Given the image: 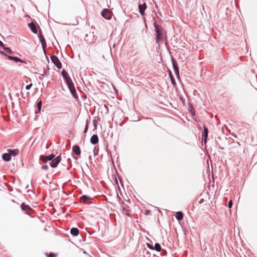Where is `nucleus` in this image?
<instances>
[{
  "label": "nucleus",
  "instance_id": "nucleus-35",
  "mask_svg": "<svg viewBox=\"0 0 257 257\" xmlns=\"http://www.w3.org/2000/svg\"><path fill=\"white\" fill-rule=\"evenodd\" d=\"M149 213V210H146V214H148Z\"/></svg>",
  "mask_w": 257,
  "mask_h": 257
},
{
  "label": "nucleus",
  "instance_id": "nucleus-20",
  "mask_svg": "<svg viewBox=\"0 0 257 257\" xmlns=\"http://www.w3.org/2000/svg\"><path fill=\"white\" fill-rule=\"evenodd\" d=\"M8 58L11 60H14L16 62H22L23 61L18 57H15L12 56H8Z\"/></svg>",
  "mask_w": 257,
  "mask_h": 257
},
{
  "label": "nucleus",
  "instance_id": "nucleus-27",
  "mask_svg": "<svg viewBox=\"0 0 257 257\" xmlns=\"http://www.w3.org/2000/svg\"><path fill=\"white\" fill-rule=\"evenodd\" d=\"M170 76L171 81L173 85L176 84L175 80L174 77L172 76L171 73L170 74Z\"/></svg>",
  "mask_w": 257,
  "mask_h": 257
},
{
  "label": "nucleus",
  "instance_id": "nucleus-11",
  "mask_svg": "<svg viewBox=\"0 0 257 257\" xmlns=\"http://www.w3.org/2000/svg\"><path fill=\"white\" fill-rule=\"evenodd\" d=\"M146 8H147V5L145 3L142 5L140 4L139 5V12H140V14L142 16L144 15L145 11V10L146 9Z\"/></svg>",
  "mask_w": 257,
  "mask_h": 257
},
{
  "label": "nucleus",
  "instance_id": "nucleus-4",
  "mask_svg": "<svg viewBox=\"0 0 257 257\" xmlns=\"http://www.w3.org/2000/svg\"><path fill=\"white\" fill-rule=\"evenodd\" d=\"M67 86L73 97L76 99L78 100V96L77 94L73 82L67 85Z\"/></svg>",
  "mask_w": 257,
  "mask_h": 257
},
{
  "label": "nucleus",
  "instance_id": "nucleus-2",
  "mask_svg": "<svg viewBox=\"0 0 257 257\" xmlns=\"http://www.w3.org/2000/svg\"><path fill=\"white\" fill-rule=\"evenodd\" d=\"M154 26L155 28L154 31L156 33V42L159 46L160 42L163 43L164 42L163 29L161 26L156 22L154 23Z\"/></svg>",
  "mask_w": 257,
  "mask_h": 257
},
{
  "label": "nucleus",
  "instance_id": "nucleus-5",
  "mask_svg": "<svg viewBox=\"0 0 257 257\" xmlns=\"http://www.w3.org/2000/svg\"><path fill=\"white\" fill-rule=\"evenodd\" d=\"M52 62L56 66L58 69L62 68V64L58 58L55 55H52L50 57Z\"/></svg>",
  "mask_w": 257,
  "mask_h": 257
},
{
  "label": "nucleus",
  "instance_id": "nucleus-25",
  "mask_svg": "<svg viewBox=\"0 0 257 257\" xmlns=\"http://www.w3.org/2000/svg\"><path fill=\"white\" fill-rule=\"evenodd\" d=\"M88 129V120H87L86 122V125L85 126V128L84 130V133H86L87 132Z\"/></svg>",
  "mask_w": 257,
  "mask_h": 257
},
{
  "label": "nucleus",
  "instance_id": "nucleus-17",
  "mask_svg": "<svg viewBox=\"0 0 257 257\" xmlns=\"http://www.w3.org/2000/svg\"><path fill=\"white\" fill-rule=\"evenodd\" d=\"M79 231L77 228L73 227L70 230V233L74 236H76L79 234Z\"/></svg>",
  "mask_w": 257,
  "mask_h": 257
},
{
  "label": "nucleus",
  "instance_id": "nucleus-3",
  "mask_svg": "<svg viewBox=\"0 0 257 257\" xmlns=\"http://www.w3.org/2000/svg\"><path fill=\"white\" fill-rule=\"evenodd\" d=\"M112 14V12L108 9H104L101 12L102 17L106 20H110Z\"/></svg>",
  "mask_w": 257,
  "mask_h": 257
},
{
  "label": "nucleus",
  "instance_id": "nucleus-18",
  "mask_svg": "<svg viewBox=\"0 0 257 257\" xmlns=\"http://www.w3.org/2000/svg\"><path fill=\"white\" fill-rule=\"evenodd\" d=\"M91 197L89 196L83 195L80 197V200L83 203H87L91 200Z\"/></svg>",
  "mask_w": 257,
  "mask_h": 257
},
{
  "label": "nucleus",
  "instance_id": "nucleus-14",
  "mask_svg": "<svg viewBox=\"0 0 257 257\" xmlns=\"http://www.w3.org/2000/svg\"><path fill=\"white\" fill-rule=\"evenodd\" d=\"M29 27L31 29V31L34 33L37 34V29L36 25L33 23L31 22L28 24Z\"/></svg>",
  "mask_w": 257,
  "mask_h": 257
},
{
  "label": "nucleus",
  "instance_id": "nucleus-21",
  "mask_svg": "<svg viewBox=\"0 0 257 257\" xmlns=\"http://www.w3.org/2000/svg\"><path fill=\"white\" fill-rule=\"evenodd\" d=\"M21 208L23 211H29L32 209L28 205L25 204V203H22L21 205Z\"/></svg>",
  "mask_w": 257,
  "mask_h": 257
},
{
  "label": "nucleus",
  "instance_id": "nucleus-34",
  "mask_svg": "<svg viewBox=\"0 0 257 257\" xmlns=\"http://www.w3.org/2000/svg\"><path fill=\"white\" fill-rule=\"evenodd\" d=\"M0 54L3 55H5V56H7V55L6 54V53L5 52H4L3 51H0Z\"/></svg>",
  "mask_w": 257,
  "mask_h": 257
},
{
  "label": "nucleus",
  "instance_id": "nucleus-22",
  "mask_svg": "<svg viewBox=\"0 0 257 257\" xmlns=\"http://www.w3.org/2000/svg\"><path fill=\"white\" fill-rule=\"evenodd\" d=\"M162 249L161 245L159 243H155L154 246V250H156L157 251H160Z\"/></svg>",
  "mask_w": 257,
  "mask_h": 257
},
{
  "label": "nucleus",
  "instance_id": "nucleus-36",
  "mask_svg": "<svg viewBox=\"0 0 257 257\" xmlns=\"http://www.w3.org/2000/svg\"><path fill=\"white\" fill-rule=\"evenodd\" d=\"M84 253H86V252L85 251H83Z\"/></svg>",
  "mask_w": 257,
  "mask_h": 257
},
{
  "label": "nucleus",
  "instance_id": "nucleus-24",
  "mask_svg": "<svg viewBox=\"0 0 257 257\" xmlns=\"http://www.w3.org/2000/svg\"><path fill=\"white\" fill-rule=\"evenodd\" d=\"M3 48L4 49V50L7 51V52H8L9 53H12V50L10 49V48H9V47H5V46H4V47H3Z\"/></svg>",
  "mask_w": 257,
  "mask_h": 257
},
{
  "label": "nucleus",
  "instance_id": "nucleus-30",
  "mask_svg": "<svg viewBox=\"0 0 257 257\" xmlns=\"http://www.w3.org/2000/svg\"><path fill=\"white\" fill-rule=\"evenodd\" d=\"M32 86V83H30L26 86V89L27 90H29V89H30V88H31Z\"/></svg>",
  "mask_w": 257,
  "mask_h": 257
},
{
  "label": "nucleus",
  "instance_id": "nucleus-29",
  "mask_svg": "<svg viewBox=\"0 0 257 257\" xmlns=\"http://www.w3.org/2000/svg\"><path fill=\"white\" fill-rule=\"evenodd\" d=\"M147 247L150 248V249H152V250H154V246L151 245V244L148 243L147 244Z\"/></svg>",
  "mask_w": 257,
  "mask_h": 257
},
{
  "label": "nucleus",
  "instance_id": "nucleus-23",
  "mask_svg": "<svg viewBox=\"0 0 257 257\" xmlns=\"http://www.w3.org/2000/svg\"><path fill=\"white\" fill-rule=\"evenodd\" d=\"M42 102L41 100L38 101L37 104V107L38 109V111H36L35 113H38L40 112L42 107Z\"/></svg>",
  "mask_w": 257,
  "mask_h": 257
},
{
  "label": "nucleus",
  "instance_id": "nucleus-26",
  "mask_svg": "<svg viewBox=\"0 0 257 257\" xmlns=\"http://www.w3.org/2000/svg\"><path fill=\"white\" fill-rule=\"evenodd\" d=\"M97 124H98L97 120L95 119H94L93 120V126H94L95 129H96L97 128Z\"/></svg>",
  "mask_w": 257,
  "mask_h": 257
},
{
  "label": "nucleus",
  "instance_id": "nucleus-7",
  "mask_svg": "<svg viewBox=\"0 0 257 257\" xmlns=\"http://www.w3.org/2000/svg\"><path fill=\"white\" fill-rule=\"evenodd\" d=\"M38 37H39V40L42 44V49H43L44 52L45 53V49H46V47H47V43H46L45 39L43 37V36L42 35L41 32L39 34Z\"/></svg>",
  "mask_w": 257,
  "mask_h": 257
},
{
  "label": "nucleus",
  "instance_id": "nucleus-15",
  "mask_svg": "<svg viewBox=\"0 0 257 257\" xmlns=\"http://www.w3.org/2000/svg\"><path fill=\"white\" fill-rule=\"evenodd\" d=\"M8 151L9 152V154L11 155V156H14L15 157L17 155H18L19 153V150L18 149H15L14 150H8Z\"/></svg>",
  "mask_w": 257,
  "mask_h": 257
},
{
  "label": "nucleus",
  "instance_id": "nucleus-10",
  "mask_svg": "<svg viewBox=\"0 0 257 257\" xmlns=\"http://www.w3.org/2000/svg\"><path fill=\"white\" fill-rule=\"evenodd\" d=\"M122 212L124 215L130 216L131 210L128 206L124 203L122 204Z\"/></svg>",
  "mask_w": 257,
  "mask_h": 257
},
{
  "label": "nucleus",
  "instance_id": "nucleus-12",
  "mask_svg": "<svg viewBox=\"0 0 257 257\" xmlns=\"http://www.w3.org/2000/svg\"><path fill=\"white\" fill-rule=\"evenodd\" d=\"M72 152L76 155L79 156L81 154V150L79 146L77 145L73 146L72 147Z\"/></svg>",
  "mask_w": 257,
  "mask_h": 257
},
{
  "label": "nucleus",
  "instance_id": "nucleus-32",
  "mask_svg": "<svg viewBox=\"0 0 257 257\" xmlns=\"http://www.w3.org/2000/svg\"><path fill=\"white\" fill-rule=\"evenodd\" d=\"M48 257H54V256H55V253H54L53 252H50L48 255Z\"/></svg>",
  "mask_w": 257,
  "mask_h": 257
},
{
  "label": "nucleus",
  "instance_id": "nucleus-1",
  "mask_svg": "<svg viewBox=\"0 0 257 257\" xmlns=\"http://www.w3.org/2000/svg\"><path fill=\"white\" fill-rule=\"evenodd\" d=\"M55 156L53 154L46 156L41 155L40 156V160L44 163H46L48 161H51V162L50 163V166L52 168H56L60 162L61 158L60 156L56 158H55Z\"/></svg>",
  "mask_w": 257,
  "mask_h": 257
},
{
  "label": "nucleus",
  "instance_id": "nucleus-16",
  "mask_svg": "<svg viewBox=\"0 0 257 257\" xmlns=\"http://www.w3.org/2000/svg\"><path fill=\"white\" fill-rule=\"evenodd\" d=\"M2 159L6 162H9L11 159V155L9 153H5L2 155Z\"/></svg>",
  "mask_w": 257,
  "mask_h": 257
},
{
  "label": "nucleus",
  "instance_id": "nucleus-9",
  "mask_svg": "<svg viewBox=\"0 0 257 257\" xmlns=\"http://www.w3.org/2000/svg\"><path fill=\"white\" fill-rule=\"evenodd\" d=\"M208 135V130L205 126H203V132L202 134V140L204 143H206Z\"/></svg>",
  "mask_w": 257,
  "mask_h": 257
},
{
  "label": "nucleus",
  "instance_id": "nucleus-31",
  "mask_svg": "<svg viewBox=\"0 0 257 257\" xmlns=\"http://www.w3.org/2000/svg\"><path fill=\"white\" fill-rule=\"evenodd\" d=\"M232 206V201L231 200H230L228 203V208H231Z\"/></svg>",
  "mask_w": 257,
  "mask_h": 257
},
{
  "label": "nucleus",
  "instance_id": "nucleus-13",
  "mask_svg": "<svg viewBox=\"0 0 257 257\" xmlns=\"http://www.w3.org/2000/svg\"><path fill=\"white\" fill-rule=\"evenodd\" d=\"M90 142L91 144L94 145L98 143V137L97 135H93L91 138Z\"/></svg>",
  "mask_w": 257,
  "mask_h": 257
},
{
  "label": "nucleus",
  "instance_id": "nucleus-33",
  "mask_svg": "<svg viewBox=\"0 0 257 257\" xmlns=\"http://www.w3.org/2000/svg\"><path fill=\"white\" fill-rule=\"evenodd\" d=\"M0 46L2 48L4 47V44L1 40H0Z\"/></svg>",
  "mask_w": 257,
  "mask_h": 257
},
{
  "label": "nucleus",
  "instance_id": "nucleus-28",
  "mask_svg": "<svg viewBox=\"0 0 257 257\" xmlns=\"http://www.w3.org/2000/svg\"><path fill=\"white\" fill-rule=\"evenodd\" d=\"M42 168L43 170H47L49 168V166L47 165H44L42 166Z\"/></svg>",
  "mask_w": 257,
  "mask_h": 257
},
{
  "label": "nucleus",
  "instance_id": "nucleus-8",
  "mask_svg": "<svg viewBox=\"0 0 257 257\" xmlns=\"http://www.w3.org/2000/svg\"><path fill=\"white\" fill-rule=\"evenodd\" d=\"M172 62L175 74L176 75V76L178 78L179 77V70L177 63L174 58H172Z\"/></svg>",
  "mask_w": 257,
  "mask_h": 257
},
{
  "label": "nucleus",
  "instance_id": "nucleus-19",
  "mask_svg": "<svg viewBox=\"0 0 257 257\" xmlns=\"http://www.w3.org/2000/svg\"><path fill=\"white\" fill-rule=\"evenodd\" d=\"M176 218L178 221L182 220L183 218V213L181 211H178L176 212L175 215Z\"/></svg>",
  "mask_w": 257,
  "mask_h": 257
},
{
  "label": "nucleus",
  "instance_id": "nucleus-6",
  "mask_svg": "<svg viewBox=\"0 0 257 257\" xmlns=\"http://www.w3.org/2000/svg\"><path fill=\"white\" fill-rule=\"evenodd\" d=\"M61 74H62V75L64 79L65 80V82L67 84V85H68L71 83H73V82H72L71 78L69 77L68 74L64 69H63L62 71Z\"/></svg>",
  "mask_w": 257,
  "mask_h": 257
}]
</instances>
